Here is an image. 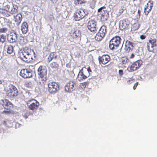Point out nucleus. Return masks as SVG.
<instances>
[{
    "label": "nucleus",
    "mask_w": 157,
    "mask_h": 157,
    "mask_svg": "<svg viewBox=\"0 0 157 157\" xmlns=\"http://www.w3.org/2000/svg\"><path fill=\"white\" fill-rule=\"evenodd\" d=\"M35 52L33 50L28 48L25 47L24 48L22 52L20 53L19 57L23 61L26 62H29L31 59H33V54L34 55Z\"/></svg>",
    "instance_id": "nucleus-1"
},
{
    "label": "nucleus",
    "mask_w": 157,
    "mask_h": 157,
    "mask_svg": "<svg viewBox=\"0 0 157 157\" xmlns=\"http://www.w3.org/2000/svg\"><path fill=\"white\" fill-rule=\"evenodd\" d=\"M121 39L119 36L113 37L110 41L109 47L111 50H116L121 44Z\"/></svg>",
    "instance_id": "nucleus-2"
},
{
    "label": "nucleus",
    "mask_w": 157,
    "mask_h": 157,
    "mask_svg": "<svg viewBox=\"0 0 157 157\" xmlns=\"http://www.w3.org/2000/svg\"><path fill=\"white\" fill-rule=\"evenodd\" d=\"M86 15L84 9L81 8L78 9L74 14V19L76 21H79L83 18Z\"/></svg>",
    "instance_id": "nucleus-3"
},
{
    "label": "nucleus",
    "mask_w": 157,
    "mask_h": 157,
    "mask_svg": "<svg viewBox=\"0 0 157 157\" xmlns=\"http://www.w3.org/2000/svg\"><path fill=\"white\" fill-rule=\"evenodd\" d=\"M107 33V27L105 25H102L95 37L96 40L98 41L101 40L105 37Z\"/></svg>",
    "instance_id": "nucleus-4"
},
{
    "label": "nucleus",
    "mask_w": 157,
    "mask_h": 157,
    "mask_svg": "<svg viewBox=\"0 0 157 157\" xmlns=\"http://www.w3.org/2000/svg\"><path fill=\"white\" fill-rule=\"evenodd\" d=\"M18 93V91L17 88L13 85L9 86L6 93V95L10 98H13L17 96Z\"/></svg>",
    "instance_id": "nucleus-5"
},
{
    "label": "nucleus",
    "mask_w": 157,
    "mask_h": 157,
    "mask_svg": "<svg viewBox=\"0 0 157 157\" xmlns=\"http://www.w3.org/2000/svg\"><path fill=\"white\" fill-rule=\"evenodd\" d=\"M26 104L28 108L33 110H36L40 105L39 103L34 99L28 100L27 101Z\"/></svg>",
    "instance_id": "nucleus-6"
},
{
    "label": "nucleus",
    "mask_w": 157,
    "mask_h": 157,
    "mask_svg": "<svg viewBox=\"0 0 157 157\" xmlns=\"http://www.w3.org/2000/svg\"><path fill=\"white\" fill-rule=\"evenodd\" d=\"M98 12L100 13L101 15V19L103 21H106L107 20L109 17V13L106 9V7L103 6L99 8Z\"/></svg>",
    "instance_id": "nucleus-7"
},
{
    "label": "nucleus",
    "mask_w": 157,
    "mask_h": 157,
    "mask_svg": "<svg viewBox=\"0 0 157 157\" xmlns=\"http://www.w3.org/2000/svg\"><path fill=\"white\" fill-rule=\"evenodd\" d=\"M59 89V85L55 82H51L48 84V90L51 93H55Z\"/></svg>",
    "instance_id": "nucleus-8"
},
{
    "label": "nucleus",
    "mask_w": 157,
    "mask_h": 157,
    "mask_svg": "<svg viewBox=\"0 0 157 157\" xmlns=\"http://www.w3.org/2000/svg\"><path fill=\"white\" fill-rule=\"evenodd\" d=\"M142 61L138 60L133 63L130 66H129L127 69L129 71H134L139 69L142 65Z\"/></svg>",
    "instance_id": "nucleus-9"
},
{
    "label": "nucleus",
    "mask_w": 157,
    "mask_h": 157,
    "mask_svg": "<svg viewBox=\"0 0 157 157\" xmlns=\"http://www.w3.org/2000/svg\"><path fill=\"white\" fill-rule=\"evenodd\" d=\"M97 22L94 20H90L87 23V27L91 32L96 33L97 31Z\"/></svg>",
    "instance_id": "nucleus-10"
},
{
    "label": "nucleus",
    "mask_w": 157,
    "mask_h": 157,
    "mask_svg": "<svg viewBox=\"0 0 157 157\" xmlns=\"http://www.w3.org/2000/svg\"><path fill=\"white\" fill-rule=\"evenodd\" d=\"M76 82L75 80L70 81L65 86V90L69 92L73 91L76 86Z\"/></svg>",
    "instance_id": "nucleus-11"
},
{
    "label": "nucleus",
    "mask_w": 157,
    "mask_h": 157,
    "mask_svg": "<svg viewBox=\"0 0 157 157\" xmlns=\"http://www.w3.org/2000/svg\"><path fill=\"white\" fill-rule=\"evenodd\" d=\"M99 63L100 64L105 65L110 61V57L108 55H103L99 56L98 58Z\"/></svg>",
    "instance_id": "nucleus-12"
},
{
    "label": "nucleus",
    "mask_w": 157,
    "mask_h": 157,
    "mask_svg": "<svg viewBox=\"0 0 157 157\" xmlns=\"http://www.w3.org/2000/svg\"><path fill=\"white\" fill-rule=\"evenodd\" d=\"M17 40V35L14 30H12L7 36V40L9 43L14 44Z\"/></svg>",
    "instance_id": "nucleus-13"
},
{
    "label": "nucleus",
    "mask_w": 157,
    "mask_h": 157,
    "mask_svg": "<svg viewBox=\"0 0 157 157\" xmlns=\"http://www.w3.org/2000/svg\"><path fill=\"white\" fill-rule=\"evenodd\" d=\"M156 39L152 38L150 39L148 42L147 43V49L149 51L151 52L153 51V48L156 46Z\"/></svg>",
    "instance_id": "nucleus-14"
},
{
    "label": "nucleus",
    "mask_w": 157,
    "mask_h": 157,
    "mask_svg": "<svg viewBox=\"0 0 157 157\" xmlns=\"http://www.w3.org/2000/svg\"><path fill=\"white\" fill-rule=\"evenodd\" d=\"M2 105L6 109H11L13 107V104L8 99H4L1 100Z\"/></svg>",
    "instance_id": "nucleus-15"
},
{
    "label": "nucleus",
    "mask_w": 157,
    "mask_h": 157,
    "mask_svg": "<svg viewBox=\"0 0 157 157\" xmlns=\"http://www.w3.org/2000/svg\"><path fill=\"white\" fill-rule=\"evenodd\" d=\"M129 21L127 19H124L120 21L119 23V27L121 30L127 29L128 28Z\"/></svg>",
    "instance_id": "nucleus-16"
},
{
    "label": "nucleus",
    "mask_w": 157,
    "mask_h": 157,
    "mask_svg": "<svg viewBox=\"0 0 157 157\" xmlns=\"http://www.w3.org/2000/svg\"><path fill=\"white\" fill-rule=\"evenodd\" d=\"M37 72L39 76H47V70L45 66H40L38 69Z\"/></svg>",
    "instance_id": "nucleus-17"
},
{
    "label": "nucleus",
    "mask_w": 157,
    "mask_h": 157,
    "mask_svg": "<svg viewBox=\"0 0 157 157\" xmlns=\"http://www.w3.org/2000/svg\"><path fill=\"white\" fill-rule=\"evenodd\" d=\"M20 75L24 78H29L32 76V72L27 69L21 70Z\"/></svg>",
    "instance_id": "nucleus-18"
},
{
    "label": "nucleus",
    "mask_w": 157,
    "mask_h": 157,
    "mask_svg": "<svg viewBox=\"0 0 157 157\" xmlns=\"http://www.w3.org/2000/svg\"><path fill=\"white\" fill-rule=\"evenodd\" d=\"M135 46V44L130 41L127 40L125 43V49L126 52H132Z\"/></svg>",
    "instance_id": "nucleus-19"
},
{
    "label": "nucleus",
    "mask_w": 157,
    "mask_h": 157,
    "mask_svg": "<svg viewBox=\"0 0 157 157\" xmlns=\"http://www.w3.org/2000/svg\"><path fill=\"white\" fill-rule=\"evenodd\" d=\"M69 34L71 38L73 39H75L77 37L80 36L81 35L80 31L78 30H75V29H72L69 32Z\"/></svg>",
    "instance_id": "nucleus-20"
},
{
    "label": "nucleus",
    "mask_w": 157,
    "mask_h": 157,
    "mask_svg": "<svg viewBox=\"0 0 157 157\" xmlns=\"http://www.w3.org/2000/svg\"><path fill=\"white\" fill-rule=\"evenodd\" d=\"M153 6V2L151 0L149 1L147 4L146 6L144 7V13L146 15H147L148 14L151 10Z\"/></svg>",
    "instance_id": "nucleus-21"
},
{
    "label": "nucleus",
    "mask_w": 157,
    "mask_h": 157,
    "mask_svg": "<svg viewBox=\"0 0 157 157\" xmlns=\"http://www.w3.org/2000/svg\"><path fill=\"white\" fill-rule=\"evenodd\" d=\"M47 76H39L37 83L41 86L44 87L46 83Z\"/></svg>",
    "instance_id": "nucleus-22"
},
{
    "label": "nucleus",
    "mask_w": 157,
    "mask_h": 157,
    "mask_svg": "<svg viewBox=\"0 0 157 157\" xmlns=\"http://www.w3.org/2000/svg\"><path fill=\"white\" fill-rule=\"evenodd\" d=\"M21 30L24 34H26L28 31V25L25 21L23 22L21 25Z\"/></svg>",
    "instance_id": "nucleus-23"
},
{
    "label": "nucleus",
    "mask_w": 157,
    "mask_h": 157,
    "mask_svg": "<svg viewBox=\"0 0 157 157\" xmlns=\"http://www.w3.org/2000/svg\"><path fill=\"white\" fill-rule=\"evenodd\" d=\"M85 75L84 74L83 71V68L81 69L78 74V79L79 81H81L83 80V79H85L87 78L88 76H87V75Z\"/></svg>",
    "instance_id": "nucleus-24"
},
{
    "label": "nucleus",
    "mask_w": 157,
    "mask_h": 157,
    "mask_svg": "<svg viewBox=\"0 0 157 157\" xmlns=\"http://www.w3.org/2000/svg\"><path fill=\"white\" fill-rule=\"evenodd\" d=\"M15 22L16 23V25L18 26L20 24L21 22L22 19V17L21 14L20 13H18L14 17Z\"/></svg>",
    "instance_id": "nucleus-25"
},
{
    "label": "nucleus",
    "mask_w": 157,
    "mask_h": 157,
    "mask_svg": "<svg viewBox=\"0 0 157 157\" xmlns=\"http://www.w3.org/2000/svg\"><path fill=\"white\" fill-rule=\"evenodd\" d=\"M57 57L56 53L55 52H51L49 55L47 59V62H50L53 59H56Z\"/></svg>",
    "instance_id": "nucleus-26"
},
{
    "label": "nucleus",
    "mask_w": 157,
    "mask_h": 157,
    "mask_svg": "<svg viewBox=\"0 0 157 157\" xmlns=\"http://www.w3.org/2000/svg\"><path fill=\"white\" fill-rule=\"evenodd\" d=\"M50 67L54 71H56L58 70L59 67V64L57 62H52L50 64Z\"/></svg>",
    "instance_id": "nucleus-27"
},
{
    "label": "nucleus",
    "mask_w": 157,
    "mask_h": 157,
    "mask_svg": "<svg viewBox=\"0 0 157 157\" xmlns=\"http://www.w3.org/2000/svg\"><path fill=\"white\" fill-rule=\"evenodd\" d=\"M18 11V7L17 5L13 6V7L10 13L12 14H15L17 13Z\"/></svg>",
    "instance_id": "nucleus-28"
},
{
    "label": "nucleus",
    "mask_w": 157,
    "mask_h": 157,
    "mask_svg": "<svg viewBox=\"0 0 157 157\" xmlns=\"http://www.w3.org/2000/svg\"><path fill=\"white\" fill-rule=\"evenodd\" d=\"M7 52L8 54H11L13 52V48L11 45H7L6 47Z\"/></svg>",
    "instance_id": "nucleus-29"
},
{
    "label": "nucleus",
    "mask_w": 157,
    "mask_h": 157,
    "mask_svg": "<svg viewBox=\"0 0 157 157\" xmlns=\"http://www.w3.org/2000/svg\"><path fill=\"white\" fill-rule=\"evenodd\" d=\"M128 59L127 58L122 57L121 59V63H120V64L121 65H124L126 64L128 62Z\"/></svg>",
    "instance_id": "nucleus-30"
},
{
    "label": "nucleus",
    "mask_w": 157,
    "mask_h": 157,
    "mask_svg": "<svg viewBox=\"0 0 157 157\" xmlns=\"http://www.w3.org/2000/svg\"><path fill=\"white\" fill-rule=\"evenodd\" d=\"M19 43L20 45L23 46L26 43V41L24 37H22L20 39Z\"/></svg>",
    "instance_id": "nucleus-31"
},
{
    "label": "nucleus",
    "mask_w": 157,
    "mask_h": 157,
    "mask_svg": "<svg viewBox=\"0 0 157 157\" xmlns=\"http://www.w3.org/2000/svg\"><path fill=\"white\" fill-rule=\"evenodd\" d=\"M89 82H85L82 83H80V87L82 89H85L86 86H88Z\"/></svg>",
    "instance_id": "nucleus-32"
},
{
    "label": "nucleus",
    "mask_w": 157,
    "mask_h": 157,
    "mask_svg": "<svg viewBox=\"0 0 157 157\" xmlns=\"http://www.w3.org/2000/svg\"><path fill=\"white\" fill-rule=\"evenodd\" d=\"M6 40V37L3 34L0 35V43L3 44Z\"/></svg>",
    "instance_id": "nucleus-33"
},
{
    "label": "nucleus",
    "mask_w": 157,
    "mask_h": 157,
    "mask_svg": "<svg viewBox=\"0 0 157 157\" xmlns=\"http://www.w3.org/2000/svg\"><path fill=\"white\" fill-rule=\"evenodd\" d=\"M75 2L76 5H77L84 3L85 2L84 0L83 1L82 0H75Z\"/></svg>",
    "instance_id": "nucleus-34"
},
{
    "label": "nucleus",
    "mask_w": 157,
    "mask_h": 157,
    "mask_svg": "<svg viewBox=\"0 0 157 157\" xmlns=\"http://www.w3.org/2000/svg\"><path fill=\"white\" fill-rule=\"evenodd\" d=\"M8 31V29L6 28H0V33H6Z\"/></svg>",
    "instance_id": "nucleus-35"
},
{
    "label": "nucleus",
    "mask_w": 157,
    "mask_h": 157,
    "mask_svg": "<svg viewBox=\"0 0 157 157\" xmlns=\"http://www.w3.org/2000/svg\"><path fill=\"white\" fill-rule=\"evenodd\" d=\"M133 29L135 30L138 29L139 28V24L137 23H134L133 25Z\"/></svg>",
    "instance_id": "nucleus-36"
},
{
    "label": "nucleus",
    "mask_w": 157,
    "mask_h": 157,
    "mask_svg": "<svg viewBox=\"0 0 157 157\" xmlns=\"http://www.w3.org/2000/svg\"><path fill=\"white\" fill-rule=\"evenodd\" d=\"M124 11V7L120 9L119 11V15H120L121 14L123 13Z\"/></svg>",
    "instance_id": "nucleus-37"
},
{
    "label": "nucleus",
    "mask_w": 157,
    "mask_h": 157,
    "mask_svg": "<svg viewBox=\"0 0 157 157\" xmlns=\"http://www.w3.org/2000/svg\"><path fill=\"white\" fill-rule=\"evenodd\" d=\"M11 109H10L9 110V109H6V110L3 111L2 112V113H6V114L7 113H11Z\"/></svg>",
    "instance_id": "nucleus-38"
},
{
    "label": "nucleus",
    "mask_w": 157,
    "mask_h": 157,
    "mask_svg": "<svg viewBox=\"0 0 157 157\" xmlns=\"http://www.w3.org/2000/svg\"><path fill=\"white\" fill-rule=\"evenodd\" d=\"M87 71L88 72V74H87V75H88V76L89 75L90 73L92 72L91 70L90 67H88Z\"/></svg>",
    "instance_id": "nucleus-39"
},
{
    "label": "nucleus",
    "mask_w": 157,
    "mask_h": 157,
    "mask_svg": "<svg viewBox=\"0 0 157 157\" xmlns=\"http://www.w3.org/2000/svg\"><path fill=\"white\" fill-rule=\"evenodd\" d=\"M10 6L9 5H7L5 6V9L7 11L9 12L10 11Z\"/></svg>",
    "instance_id": "nucleus-40"
},
{
    "label": "nucleus",
    "mask_w": 157,
    "mask_h": 157,
    "mask_svg": "<svg viewBox=\"0 0 157 157\" xmlns=\"http://www.w3.org/2000/svg\"><path fill=\"white\" fill-rule=\"evenodd\" d=\"M138 85V82H137L133 86V89L134 90H135L136 88Z\"/></svg>",
    "instance_id": "nucleus-41"
},
{
    "label": "nucleus",
    "mask_w": 157,
    "mask_h": 157,
    "mask_svg": "<svg viewBox=\"0 0 157 157\" xmlns=\"http://www.w3.org/2000/svg\"><path fill=\"white\" fill-rule=\"evenodd\" d=\"M146 36L145 35H141L140 36V38L142 40H144L146 38Z\"/></svg>",
    "instance_id": "nucleus-42"
},
{
    "label": "nucleus",
    "mask_w": 157,
    "mask_h": 157,
    "mask_svg": "<svg viewBox=\"0 0 157 157\" xmlns=\"http://www.w3.org/2000/svg\"><path fill=\"white\" fill-rule=\"evenodd\" d=\"M119 73L120 75H122L123 74V71L122 70H120L119 71Z\"/></svg>",
    "instance_id": "nucleus-43"
},
{
    "label": "nucleus",
    "mask_w": 157,
    "mask_h": 157,
    "mask_svg": "<svg viewBox=\"0 0 157 157\" xmlns=\"http://www.w3.org/2000/svg\"><path fill=\"white\" fill-rule=\"evenodd\" d=\"M140 13H141V11L140 10H138L137 12L138 13V16L140 18Z\"/></svg>",
    "instance_id": "nucleus-44"
},
{
    "label": "nucleus",
    "mask_w": 157,
    "mask_h": 157,
    "mask_svg": "<svg viewBox=\"0 0 157 157\" xmlns=\"http://www.w3.org/2000/svg\"><path fill=\"white\" fill-rule=\"evenodd\" d=\"M135 56V55L133 54L132 53L129 57V58L130 59H132Z\"/></svg>",
    "instance_id": "nucleus-45"
},
{
    "label": "nucleus",
    "mask_w": 157,
    "mask_h": 157,
    "mask_svg": "<svg viewBox=\"0 0 157 157\" xmlns=\"http://www.w3.org/2000/svg\"><path fill=\"white\" fill-rule=\"evenodd\" d=\"M55 2H56L58 1V0H53Z\"/></svg>",
    "instance_id": "nucleus-46"
},
{
    "label": "nucleus",
    "mask_w": 157,
    "mask_h": 157,
    "mask_svg": "<svg viewBox=\"0 0 157 157\" xmlns=\"http://www.w3.org/2000/svg\"><path fill=\"white\" fill-rule=\"evenodd\" d=\"M2 83V81L1 80H0V84Z\"/></svg>",
    "instance_id": "nucleus-47"
},
{
    "label": "nucleus",
    "mask_w": 157,
    "mask_h": 157,
    "mask_svg": "<svg viewBox=\"0 0 157 157\" xmlns=\"http://www.w3.org/2000/svg\"><path fill=\"white\" fill-rule=\"evenodd\" d=\"M133 1H136V0H133Z\"/></svg>",
    "instance_id": "nucleus-48"
},
{
    "label": "nucleus",
    "mask_w": 157,
    "mask_h": 157,
    "mask_svg": "<svg viewBox=\"0 0 157 157\" xmlns=\"http://www.w3.org/2000/svg\"><path fill=\"white\" fill-rule=\"evenodd\" d=\"M1 23V21H0V23Z\"/></svg>",
    "instance_id": "nucleus-49"
}]
</instances>
